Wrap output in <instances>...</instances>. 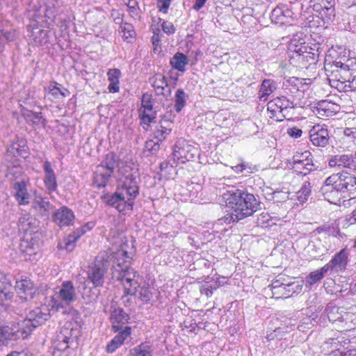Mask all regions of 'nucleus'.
<instances>
[{
    "label": "nucleus",
    "mask_w": 356,
    "mask_h": 356,
    "mask_svg": "<svg viewBox=\"0 0 356 356\" xmlns=\"http://www.w3.org/2000/svg\"><path fill=\"white\" fill-rule=\"evenodd\" d=\"M112 258V279L120 282L126 295H135L136 289L140 288L139 274L129 267L128 263L131 258V254L121 249L115 252Z\"/></svg>",
    "instance_id": "f257e3e1"
},
{
    "label": "nucleus",
    "mask_w": 356,
    "mask_h": 356,
    "mask_svg": "<svg viewBox=\"0 0 356 356\" xmlns=\"http://www.w3.org/2000/svg\"><path fill=\"white\" fill-rule=\"evenodd\" d=\"M225 200L233 210L229 215V221L238 222L260 209V202L252 193L245 189L232 188L227 191Z\"/></svg>",
    "instance_id": "f03ea898"
},
{
    "label": "nucleus",
    "mask_w": 356,
    "mask_h": 356,
    "mask_svg": "<svg viewBox=\"0 0 356 356\" xmlns=\"http://www.w3.org/2000/svg\"><path fill=\"white\" fill-rule=\"evenodd\" d=\"M348 59L346 62L334 60L332 69L327 74L330 85L340 92L356 90V64Z\"/></svg>",
    "instance_id": "7ed1b4c3"
},
{
    "label": "nucleus",
    "mask_w": 356,
    "mask_h": 356,
    "mask_svg": "<svg viewBox=\"0 0 356 356\" xmlns=\"http://www.w3.org/2000/svg\"><path fill=\"white\" fill-rule=\"evenodd\" d=\"M323 49L319 43L309 46L304 42L298 45L292 40L288 51L289 63L296 67L308 69L311 65L318 62Z\"/></svg>",
    "instance_id": "20e7f679"
},
{
    "label": "nucleus",
    "mask_w": 356,
    "mask_h": 356,
    "mask_svg": "<svg viewBox=\"0 0 356 356\" xmlns=\"http://www.w3.org/2000/svg\"><path fill=\"white\" fill-rule=\"evenodd\" d=\"M49 309L43 306L30 311L26 318L17 323V329L20 337L26 339L35 328L44 324L50 318Z\"/></svg>",
    "instance_id": "39448f33"
},
{
    "label": "nucleus",
    "mask_w": 356,
    "mask_h": 356,
    "mask_svg": "<svg viewBox=\"0 0 356 356\" xmlns=\"http://www.w3.org/2000/svg\"><path fill=\"white\" fill-rule=\"evenodd\" d=\"M76 300V289L71 281L63 282L60 286L51 297L50 305L52 309L59 311L66 309Z\"/></svg>",
    "instance_id": "423d86ee"
},
{
    "label": "nucleus",
    "mask_w": 356,
    "mask_h": 356,
    "mask_svg": "<svg viewBox=\"0 0 356 356\" xmlns=\"http://www.w3.org/2000/svg\"><path fill=\"white\" fill-rule=\"evenodd\" d=\"M111 265L109 256L99 254L94 264L89 268L88 277L95 287L102 286L104 283L105 274Z\"/></svg>",
    "instance_id": "0eeeda50"
},
{
    "label": "nucleus",
    "mask_w": 356,
    "mask_h": 356,
    "mask_svg": "<svg viewBox=\"0 0 356 356\" xmlns=\"http://www.w3.org/2000/svg\"><path fill=\"white\" fill-rule=\"evenodd\" d=\"M338 180L337 174H333L325 179L323 186L321 188L325 199L334 204H340L341 199L343 198Z\"/></svg>",
    "instance_id": "6e6552de"
},
{
    "label": "nucleus",
    "mask_w": 356,
    "mask_h": 356,
    "mask_svg": "<svg viewBox=\"0 0 356 356\" xmlns=\"http://www.w3.org/2000/svg\"><path fill=\"white\" fill-rule=\"evenodd\" d=\"M79 330L74 328L71 323H67L63 326L57 335V339L54 341V347L59 351H64L67 349L70 344L76 341Z\"/></svg>",
    "instance_id": "1a4fd4ad"
},
{
    "label": "nucleus",
    "mask_w": 356,
    "mask_h": 356,
    "mask_svg": "<svg viewBox=\"0 0 356 356\" xmlns=\"http://www.w3.org/2000/svg\"><path fill=\"white\" fill-rule=\"evenodd\" d=\"M102 199L106 205L115 208L120 213L131 211L134 208V202L128 197L126 200L124 193L118 189L112 194H104L102 196Z\"/></svg>",
    "instance_id": "9d476101"
},
{
    "label": "nucleus",
    "mask_w": 356,
    "mask_h": 356,
    "mask_svg": "<svg viewBox=\"0 0 356 356\" xmlns=\"http://www.w3.org/2000/svg\"><path fill=\"white\" fill-rule=\"evenodd\" d=\"M140 179L135 173H128L120 179L118 189L125 192L127 197L134 202V200L139 195Z\"/></svg>",
    "instance_id": "9b49d317"
},
{
    "label": "nucleus",
    "mask_w": 356,
    "mask_h": 356,
    "mask_svg": "<svg viewBox=\"0 0 356 356\" xmlns=\"http://www.w3.org/2000/svg\"><path fill=\"white\" fill-rule=\"evenodd\" d=\"M350 251L344 248L337 252L330 261L325 265L323 270H327L330 273H340L344 272L349 261Z\"/></svg>",
    "instance_id": "f8f14e48"
},
{
    "label": "nucleus",
    "mask_w": 356,
    "mask_h": 356,
    "mask_svg": "<svg viewBox=\"0 0 356 356\" xmlns=\"http://www.w3.org/2000/svg\"><path fill=\"white\" fill-rule=\"evenodd\" d=\"M337 174L339 178V186H341L343 199H355L356 177L346 172Z\"/></svg>",
    "instance_id": "ddd939ff"
},
{
    "label": "nucleus",
    "mask_w": 356,
    "mask_h": 356,
    "mask_svg": "<svg viewBox=\"0 0 356 356\" xmlns=\"http://www.w3.org/2000/svg\"><path fill=\"white\" fill-rule=\"evenodd\" d=\"M309 134L310 141L314 146L324 147L329 144L330 135L325 124L314 125Z\"/></svg>",
    "instance_id": "4468645a"
},
{
    "label": "nucleus",
    "mask_w": 356,
    "mask_h": 356,
    "mask_svg": "<svg viewBox=\"0 0 356 356\" xmlns=\"http://www.w3.org/2000/svg\"><path fill=\"white\" fill-rule=\"evenodd\" d=\"M53 207L54 206L50 203L48 197H43L41 194L35 193L31 201V209L38 216L47 219Z\"/></svg>",
    "instance_id": "2eb2a0df"
},
{
    "label": "nucleus",
    "mask_w": 356,
    "mask_h": 356,
    "mask_svg": "<svg viewBox=\"0 0 356 356\" xmlns=\"http://www.w3.org/2000/svg\"><path fill=\"white\" fill-rule=\"evenodd\" d=\"M41 244V234L31 236V234H24L19 244L20 250L29 257L35 254Z\"/></svg>",
    "instance_id": "dca6fc26"
},
{
    "label": "nucleus",
    "mask_w": 356,
    "mask_h": 356,
    "mask_svg": "<svg viewBox=\"0 0 356 356\" xmlns=\"http://www.w3.org/2000/svg\"><path fill=\"white\" fill-rule=\"evenodd\" d=\"M175 119V115L170 113L165 114L162 116L159 123L156 126L154 136L156 140L162 142L166 138L168 135L172 131V125Z\"/></svg>",
    "instance_id": "f3484780"
},
{
    "label": "nucleus",
    "mask_w": 356,
    "mask_h": 356,
    "mask_svg": "<svg viewBox=\"0 0 356 356\" xmlns=\"http://www.w3.org/2000/svg\"><path fill=\"white\" fill-rule=\"evenodd\" d=\"M74 218L73 211L65 206L56 209L53 215V220L60 227L72 225Z\"/></svg>",
    "instance_id": "a211bd4d"
},
{
    "label": "nucleus",
    "mask_w": 356,
    "mask_h": 356,
    "mask_svg": "<svg viewBox=\"0 0 356 356\" xmlns=\"http://www.w3.org/2000/svg\"><path fill=\"white\" fill-rule=\"evenodd\" d=\"M44 178L43 182L47 193L50 195L57 191L58 182L56 173L49 161L43 163Z\"/></svg>",
    "instance_id": "6ab92c4d"
},
{
    "label": "nucleus",
    "mask_w": 356,
    "mask_h": 356,
    "mask_svg": "<svg viewBox=\"0 0 356 356\" xmlns=\"http://www.w3.org/2000/svg\"><path fill=\"white\" fill-rule=\"evenodd\" d=\"M39 221L35 218L24 215L19 218L17 226L19 232H23L24 234L29 233L31 236H35L36 234H41L39 232Z\"/></svg>",
    "instance_id": "aec40b11"
},
{
    "label": "nucleus",
    "mask_w": 356,
    "mask_h": 356,
    "mask_svg": "<svg viewBox=\"0 0 356 356\" xmlns=\"http://www.w3.org/2000/svg\"><path fill=\"white\" fill-rule=\"evenodd\" d=\"M325 312L328 320L333 323L341 322L348 325L349 319L352 317L351 314H348V312H345L343 309H341L332 304H329L327 306Z\"/></svg>",
    "instance_id": "412c9836"
},
{
    "label": "nucleus",
    "mask_w": 356,
    "mask_h": 356,
    "mask_svg": "<svg viewBox=\"0 0 356 356\" xmlns=\"http://www.w3.org/2000/svg\"><path fill=\"white\" fill-rule=\"evenodd\" d=\"M15 288L19 298L26 301L33 299L35 293L33 283L27 279L16 281Z\"/></svg>",
    "instance_id": "4be33fe9"
},
{
    "label": "nucleus",
    "mask_w": 356,
    "mask_h": 356,
    "mask_svg": "<svg viewBox=\"0 0 356 356\" xmlns=\"http://www.w3.org/2000/svg\"><path fill=\"white\" fill-rule=\"evenodd\" d=\"M13 297L12 284L6 275H0V306L9 305Z\"/></svg>",
    "instance_id": "5701e85b"
},
{
    "label": "nucleus",
    "mask_w": 356,
    "mask_h": 356,
    "mask_svg": "<svg viewBox=\"0 0 356 356\" xmlns=\"http://www.w3.org/2000/svg\"><path fill=\"white\" fill-rule=\"evenodd\" d=\"M110 319L113 331L117 332L122 330L124 325L129 323L130 317L123 309L116 308L111 312Z\"/></svg>",
    "instance_id": "b1692460"
},
{
    "label": "nucleus",
    "mask_w": 356,
    "mask_h": 356,
    "mask_svg": "<svg viewBox=\"0 0 356 356\" xmlns=\"http://www.w3.org/2000/svg\"><path fill=\"white\" fill-rule=\"evenodd\" d=\"M287 167L296 173L303 175H307L316 170L315 165L313 163V158H309L301 161L298 160V161L296 162H287Z\"/></svg>",
    "instance_id": "393cba45"
},
{
    "label": "nucleus",
    "mask_w": 356,
    "mask_h": 356,
    "mask_svg": "<svg viewBox=\"0 0 356 356\" xmlns=\"http://www.w3.org/2000/svg\"><path fill=\"white\" fill-rule=\"evenodd\" d=\"M292 14V11L285 6H277L271 12L270 19L272 22L282 25L290 22Z\"/></svg>",
    "instance_id": "a878e982"
},
{
    "label": "nucleus",
    "mask_w": 356,
    "mask_h": 356,
    "mask_svg": "<svg viewBox=\"0 0 356 356\" xmlns=\"http://www.w3.org/2000/svg\"><path fill=\"white\" fill-rule=\"evenodd\" d=\"M13 189L14 196L19 205H27L30 203L31 195L28 193L26 183L24 181L14 183Z\"/></svg>",
    "instance_id": "bb28decb"
},
{
    "label": "nucleus",
    "mask_w": 356,
    "mask_h": 356,
    "mask_svg": "<svg viewBox=\"0 0 356 356\" xmlns=\"http://www.w3.org/2000/svg\"><path fill=\"white\" fill-rule=\"evenodd\" d=\"M302 290V286L296 282H284L277 292H273V297L275 298H289L293 293H298Z\"/></svg>",
    "instance_id": "cd10ccee"
},
{
    "label": "nucleus",
    "mask_w": 356,
    "mask_h": 356,
    "mask_svg": "<svg viewBox=\"0 0 356 356\" xmlns=\"http://www.w3.org/2000/svg\"><path fill=\"white\" fill-rule=\"evenodd\" d=\"M312 234L314 236H331L334 238H343L344 234L341 233L339 227L334 224L325 223L315 229Z\"/></svg>",
    "instance_id": "c85d7f7f"
},
{
    "label": "nucleus",
    "mask_w": 356,
    "mask_h": 356,
    "mask_svg": "<svg viewBox=\"0 0 356 356\" xmlns=\"http://www.w3.org/2000/svg\"><path fill=\"white\" fill-rule=\"evenodd\" d=\"M280 99L278 97L270 101L267 104V111L270 113V117L278 122H282L290 115L289 113L283 114Z\"/></svg>",
    "instance_id": "c756f323"
},
{
    "label": "nucleus",
    "mask_w": 356,
    "mask_h": 356,
    "mask_svg": "<svg viewBox=\"0 0 356 356\" xmlns=\"http://www.w3.org/2000/svg\"><path fill=\"white\" fill-rule=\"evenodd\" d=\"M22 115L26 122L32 126H45L47 124V120L44 118L41 112L37 113L24 108L22 111Z\"/></svg>",
    "instance_id": "7c9ffc66"
},
{
    "label": "nucleus",
    "mask_w": 356,
    "mask_h": 356,
    "mask_svg": "<svg viewBox=\"0 0 356 356\" xmlns=\"http://www.w3.org/2000/svg\"><path fill=\"white\" fill-rule=\"evenodd\" d=\"M338 105L327 100H322L317 103L316 113L322 117H329L337 112Z\"/></svg>",
    "instance_id": "2f4dec72"
},
{
    "label": "nucleus",
    "mask_w": 356,
    "mask_h": 356,
    "mask_svg": "<svg viewBox=\"0 0 356 356\" xmlns=\"http://www.w3.org/2000/svg\"><path fill=\"white\" fill-rule=\"evenodd\" d=\"M113 175V173H110L104 168L97 166L94 172V185L98 188L106 187Z\"/></svg>",
    "instance_id": "473e14b6"
},
{
    "label": "nucleus",
    "mask_w": 356,
    "mask_h": 356,
    "mask_svg": "<svg viewBox=\"0 0 356 356\" xmlns=\"http://www.w3.org/2000/svg\"><path fill=\"white\" fill-rule=\"evenodd\" d=\"M138 112L139 118L141 121L140 124L143 125L144 129L147 130L150 124L155 121L156 111H155L154 108H140Z\"/></svg>",
    "instance_id": "72a5a7b5"
},
{
    "label": "nucleus",
    "mask_w": 356,
    "mask_h": 356,
    "mask_svg": "<svg viewBox=\"0 0 356 356\" xmlns=\"http://www.w3.org/2000/svg\"><path fill=\"white\" fill-rule=\"evenodd\" d=\"M120 76L121 72L119 69L113 68L108 70L107 76L110 83L108 86V90L110 92L115 93L119 91V79Z\"/></svg>",
    "instance_id": "f704fd0d"
},
{
    "label": "nucleus",
    "mask_w": 356,
    "mask_h": 356,
    "mask_svg": "<svg viewBox=\"0 0 356 356\" xmlns=\"http://www.w3.org/2000/svg\"><path fill=\"white\" fill-rule=\"evenodd\" d=\"M118 165V158L117 155L113 152H109L97 166L104 168V170L108 171L110 173H114V170Z\"/></svg>",
    "instance_id": "c9c22d12"
},
{
    "label": "nucleus",
    "mask_w": 356,
    "mask_h": 356,
    "mask_svg": "<svg viewBox=\"0 0 356 356\" xmlns=\"http://www.w3.org/2000/svg\"><path fill=\"white\" fill-rule=\"evenodd\" d=\"M193 154H189L188 151L184 147L175 145L173 153L171 155V159L173 160V163H170L172 167L174 163L180 162L184 163L186 161L191 160L193 158Z\"/></svg>",
    "instance_id": "e433bc0d"
},
{
    "label": "nucleus",
    "mask_w": 356,
    "mask_h": 356,
    "mask_svg": "<svg viewBox=\"0 0 356 356\" xmlns=\"http://www.w3.org/2000/svg\"><path fill=\"white\" fill-rule=\"evenodd\" d=\"M21 337L16 325L0 327V343L7 340H15Z\"/></svg>",
    "instance_id": "4c0bfd02"
},
{
    "label": "nucleus",
    "mask_w": 356,
    "mask_h": 356,
    "mask_svg": "<svg viewBox=\"0 0 356 356\" xmlns=\"http://www.w3.org/2000/svg\"><path fill=\"white\" fill-rule=\"evenodd\" d=\"M170 63L174 69L184 72L186 65L188 64V59L184 54L177 52L170 59Z\"/></svg>",
    "instance_id": "58836bf2"
},
{
    "label": "nucleus",
    "mask_w": 356,
    "mask_h": 356,
    "mask_svg": "<svg viewBox=\"0 0 356 356\" xmlns=\"http://www.w3.org/2000/svg\"><path fill=\"white\" fill-rule=\"evenodd\" d=\"M60 84L56 81H51L48 86V93L50 94L54 99H60L67 97L70 92L66 88H60Z\"/></svg>",
    "instance_id": "ea45409f"
},
{
    "label": "nucleus",
    "mask_w": 356,
    "mask_h": 356,
    "mask_svg": "<svg viewBox=\"0 0 356 356\" xmlns=\"http://www.w3.org/2000/svg\"><path fill=\"white\" fill-rule=\"evenodd\" d=\"M131 356H152V347L149 342L141 343L130 350Z\"/></svg>",
    "instance_id": "a19ab883"
},
{
    "label": "nucleus",
    "mask_w": 356,
    "mask_h": 356,
    "mask_svg": "<svg viewBox=\"0 0 356 356\" xmlns=\"http://www.w3.org/2000/svg\"><path fill=\"white\" fill-rule=\"evenodd\" d=\"M276 89L275 83L270 79H264L261 85L259 90V99L266 100L270 95Z\"/></svg>",
    "instance_id": "79ce46f5"
},
{
    "label": "nucleus",
    "mask_w": 356,
    "mask_h": 356,
    "mask_svg": "<svg viewBox=\"0 0 356 356\" xmlns=\"http://www.w3.org/2000/svg\"><path fill=\"white\" fill-rule=\"evenodd\" d=\"M339 156V168H346L356 173V161L352 154H341Z\"/></svg>",
    "instance_id": "37998d69"
},
{
    "label": "nucleus",
    "mask_w": 356,
    "mask_h": 356,
    "mask_svg": "<svg viewBox=\"0 0 356 356\" xmlns=\"http://www.w3.org/2000/svg\"><path fill=\"white\" fill-rule=\"evenodd\" d=\"M188 96L186 94L184 89L179 88L177 90L175 96V109L179 113L186 106V99Z\"/></svg>",
    "instance_id": "c03bdc74"
},
{
    "label": "nucleus",
    "mask_w": 356,
    "mask_h": 356,
    "mask_svg": "<svg viewBox=\"0 0 356 356\" xmlns=\"http://www.w3.org/2000/svg\"><path fill=\"white\" fill-rule=\"evenodd\" d=\"M325 268V267L324 266L319 270L310 273L305 278L306 283L309 284V285H313L321 280L323 278L325 274L328 272L327 270H323Z\"/></svg>",
    "instance_id": "a18cd8bd"
},
{
    "label": "nucleus",
    "mask_w": 356,
    "mask_h": 356,
    "mask_svg": "<svg viewBox=\"0 0 356 356\" xmlns=\"http://www.w3.org/2000/svg\"><path fill=\"white\" fill-rule=\"evenodd\" d=\"M317 317L318 316L316 314L304 317L298 325V330L301 332H305L307 330L311 329L317 324Z\"/></svg>",
    "instance_id": "49530a36"
},
{
    "label": "nucleus",
    "mask_w": 356,
    "mask_h": 356,
    "mask_svg": "<svg viewBox=\"0 0 356 356\" xmlns=\"http://www.w3.org/2000/svg\"><path fill=\"white\" fill-rule=\"evenodd\" d=\"M120 32L123 33L122 37L124 40L131 42L135 37V31L132 24L124 22L120 26Z\"/></svg>",
    "instance_id": "de8ad7c7"
},
{
    "label": "nucleus",
    "mask_w": 356,
    "mask_h": 356,
    "mask_svg": "<svg viewBox=\"0 0 356 356\" xmlns=\"http://www.w3.org/2000/svg\"><path fill=\"white\" fill-rule=\"evenodd\" d=\"M312 191L311 184L309 181H305L301 188L297 192V197L301 202L307 200Z\"/></svg>",
    "instance_id": "09e8293b"
},
{
    "label": "nucleus",
    "mask_w": 356,
    "mask_h": 356,
    "mask_svg": "<svg viewBox=\"0 0 356 356\" xmlns=\"http://www.w3.org/2000/svg\"><path fill=\"white\" fill-rule=\"evenodd\" d=\"M309 248H310V253L313 257H318L327 252L326 250H323L324 248L321 245V243H319L318 241H312L310 243Z\"/></svg>",
    "instance_id": "8fccbe9b"
},
{
    "label": "nucleus",
    "mask_w": 356,
    "mask_h": 356,
    "mask_svg": "<svg viewBox=\"0 0 356 356\" xmlns=\"http://www.w3.org/2000/svg\"><path fill=\"white\" fill-rule=\"evenodd\" d=\"M161 143L158 140L156 141L154 140H147L145 144V152L149 153L147 155L156 154L160 149Z\"/></svg>",
    "instance_id": "3c124183"
},
{
    "label": "nucleus",
    "mask_w": 356,
    "mask_h": 356,
    "mask_svg": "<svg viewBox=\"0 0 356 356\" xmlns=\"http://www.w3.org/2000/svg\"><path fill=\"white\" fill-rule=\"evenodd\" d=\"M136 296L144 303H148L152 298V293L149 286H142L140 288L138 294Z\"/></svg>",
    "instance_id": "603ef678"
},
{
    "label": "nucleus",
    "mask_w": 356,
    "mask_h": 356,
    "mask_svg": "<svg viewBox=\"0 0 356 356\" xmlns=\"http://www.w3.org/2000/svg\"><path fill=\"white\" fill-rule=\"evenodd\" d=\"M149 81L153 88L167 86L168 83L166 77L161 74L154 75L149 79Z\"/></svg>",
    "instance_id": "864d4df0"
},
{
    "label": "nucleus",
    "mask_w": 356,
    "mask_h": 356,
    "mask_svg": "<svg viewBox=\"0 0 356 356\" xmlns=\"http://www.w3.org/2000/svg\"><path fill=\"white\" fill-rule=\"evenodd\" d=\"M119 333L113 338L120 345H122L124 340L131 334V327L125 326L118 331Z\"/></svg>",
    "instance_id": "5fc2aeb1"
},
{
    "label": "nucleus",
    "mask_w": 356,
    "mask_h": 356,
    "mask_svg": "<svg viewBox=\"0 0 356 356\" xmlns=\"http://www.w3.org/2000/svg\"><path fill=\"white\" fill-rule=\"evenodd\" d=\"M154 101L152 98V95L146 92L142 96L140 108L152 109L154 108Z\"/></svg>",
    "instance_id": "6e6d98bb"
},
{
    "label": "nucleus",
    "mask_w": 356,
    "mask_h": 356,
    "mask_svg": "<svg viewBox=\"0 0 356 356\" xmlns=\"http://www.w3.org/2000/svg\"><path fill=\"white\" fill-rule=\"evenodd\" d=\"M334 0H319L316 4L309 5L310 7H313L316 11H319L321 9H325V8L334 6Z\"/></svg>",
    "instance_id": "4d7b16f0"
},
{
    "label": "nucleus",
    "mask_w": 356,
    "mask_h": 356,
    "mask_svg": "<svg viewBox=\"0 0 356 356\" xmlns=\"http://www.w3.org/2000/svg\"><path fill=\"white\" fill-rule=\"evenodd\" d=\"M279 99H280V103L282 106V110L283 114L284 113H289V108H293L295 107V104L293 102L289 100L288 98H286L284 96L279 97Z\"/></svg>",
    "instance_id": "13d9d810"
},
{
    "label": "nucleus",
    "mask_w": 356,
    "mask_h": 356,
    "mask_svg": "<svg viewBox=\"0 0 356 356\" xmlns=\"http://www.w3.org/2000/svg\"><path fill=\"white\" fill-rule=\"evenodd\" d=\"M24 145H21L17 143H13L7 148V152L13 154L14 156H22L23 152L25 151L22 149Z\"/></svg>",
    "instance_id": "bf43d9fd"
},
{
    "label": "nucleus",
    "mask_w": 356,
    "mask_h": 356,
    "mask_svg": "<svg viewBox=\"0 0 356 356\" xmlns=\"http://www.w3.org/2000/svg\"><path fill=\"white\" fill-rule=\"evenodd\" d=\"M272 220L268 212H261L257 217V224L260 226H270L272 224L270 221Z\"/></svg>",
    "instance_id": "052dcab7"
},
{
    "label": "nucleus",
    "mask_w": 356,
    "mask_h": 356,
    "mask_svg": "<svg viewBox=\"0 0 356 356\" xmlns=\"http://www.w3.org/2000/svg\"><path fill=\"white\" fill-rule=\"evenodd\" d=\"M324 19L332 20L335 15L334 6L321 9L318 11Z\"/></svg>",
    "instance_id": "680f3d73"
},
{
    "label": "nucleus",
    "mask_w": 356,
    "mask_h": 356,
    "mask_svg": "<svg viewBox=\"0 0 356 356\" xmlns=\"http://www.w3.org/2000/svg\"><path fill=\"white\" fill-rule=\"evenodd\" d=\"M332 236H318L316 241L321 243V245L324 248L323 250H326L327 252L329 251V250L332 248V241L331 238Z\"/></svg>",
    "instance_id": "e2e57ef3"
},
{
    "label": "nucleus",
    "mask_w": 356,
    "mask_h": 356,
    "mask_svg": "<svg viewBox=\"0 0 356 356\" xmlns=\"http://www.w3.org/2000/svg\"><path fill=\"white\" fill-rule=\"evenodd\" d=\"M309 158H313L312 154L309 151H305L303 152H296L291 159H289L287 162H296L298 160H306Z\"/></svg>",
    "instance_id": "0e129e2a"
},
{
    "label": "nucleus",
    "mask_w": 356,
    "mask_h": 356,
    "mask_svg": "<svg viewBox=\"0 0 356 356\" xmlns=\"http://www.w3.org/2000/svg\"><path fill=\"white\" fill-rule=\"evenodd\" d=\"M15 38V33L13 31H3L0 30V39L3 42L4 46L5 42L13 41Z\"/></svg>",
    "instance_id": "69168bd1"
},
{
    "label": "nucleus",
    "mask_w": 356,
    "mask_h": 356,
    "mask_svg": "<svg viewBox=\"0 0 356 356\" xmlns=\"http://www.w3.org/2000/svg\"><path fill=\"white\" fill-rule=\"evenodd\" d=\"M161 28L167 35L173 34L175 32V28L172 22L163 21L161 24Z\"/></svg>",
    "instance_id": "338daca9"
},
{
    "label": "nucleus",
    "mask_w": 356,
    "mask_h": 356,
    "mask_svg": "<svg viewBox=\"0 0 356 356\" xmlns=\"http://www.w3.org/2000/svg\"><path fill=\"white\" fill-rule=\"evenodd\" d=\"M328 356H356V350H349L343 353L340 352L339 350H336L330 353Z\"/></svg>",
    "instance_id": "774afa93"
}]
</instances>
